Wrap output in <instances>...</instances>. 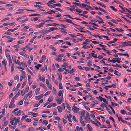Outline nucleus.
<instances>
[{"instance_id":"nucleus-10","label":"nucleus","mask_w":131,"mask_h":131,"mask_svg":"<svg viewBox=\"0 0 131 131\" xmlns=\"http://www.w3.org/2000/svg\"><path fill=\"white\" fill-rule=\"evenodd\" d=\"M45 24V23H43L40 24L39 25L36 26V27L37 28H39L42 27V26Z\"/></svg>"},{"instance_id":"nucleus-1","label":"nucleus","mask_w":131,"mask_h":131,"mask_svg":"<svg viewBox=\"0 0 131 131\" xmlns=\"http://www.w3.org/2000/svg\"><path fill=\"white\" fill-rule=\"evenodd\" d=\"M56 101L58 104H60L61 103L63 99V95H61V97L60 98H59V97L57 96L56 97Z\"/></svg>"},{"instance_id":"nucleus-45","label":"nucleus","mask_w":131,"mask_h":131,"mask_svg":"<svg viewBox=\"0 0 131 131\" xmlns=\"http://www.w3.org/2000/svg\"><path fill=\"white\" fill-rule=\"evenodd\" d=\"M9 60V66H10V65H11V63H12V61L11 60V59H8Z\"/></svg>"},{"instance_id":"nucleus-44","label":"nucleus","mask_w":131,"mask_h":131,"mask_svg":"<svg viewBox=\"0 0 131 131\" xmlns=\"http://www.w3.org/2000/svg\"><path fill=\"white\" fill-rule=\"evenodd\" d=\"M25 50H23L21 52H20L19 54L23 56L25 53Z\"/></svg>"},{"instance_id":"nucleus-38","label":"nucleus","mask_w":131,"mask_h":131,"mask_svg":"<svg viewBox=\"0 0 131 131\" xmlns=\"http://www.w3.org/2000/svg\"><path fill=\"white\" fill-rule=\"evenodd\" d=\"M90 48V46H87L85 45H84V46L82 47V48L84 49H87L88 48Z\"/></svg>"},{"instance_id":"nucleus-39","label":"nucleus","mask_w":131,"mask_h":131,"mask_svg":"<svg viewBox=\"0 0 131 131\" xmlns=\"http://www.w3.org/2000/svg\"><path fill=\"white\" fill-rule=\"evenodd\" d=\"M40 16V15L39 14H32L31 15H29L30 16Z\"/></svg>"},{"instance_id":"nucleus-14","label":"nucleus","mask_w":131,"mask_h":131,"mask_svg":"<svg viewBox=\"0 0 131 131\" xmlns=\"http://www.w3.org/2000/svg\"><path fill=\"white\" fill-rule=\"evenodd\" d=\"M69 115L70 116H69L68 115H67V117L68 118V119L69 121L70 122H72V121L71 120V117H72V115L71 114H69Z\"/></svg>"},{"instance_id":"nucleus-6","label":"nucleus","mask_w":131,"mask_h":131,"mask_svg":"<svg viewBox=\"0 0 131 131\" xmlns=\"http://www.w3.org/2000/svg\"><path fill=\"white\" fill-rule=\"evenodd\" d=\"M85 119L86 120L89 121L90 119V118L89 116V114L88 112H87V114H86Z\"/></svg>"},{"instance_id":"nucleus-41","label":"nucleus","mask_w":131,"mask_h":131,"mask_svg":"<svg viewBox=\"0 0 131 131\" xmlns=\"http://www.w3.org/2000/svg\"><path fill=\"white\" fill-rule=\"evenodd\" d=\"M53 93L54 94H56L57 93L56 90L54 88H53Z\"/></svg>"},{"instance_id":"nucleus-62","label":"nucleus","mask_w":131,"mask_h":131,"mask_svg":"<svg viewBox=\"0 0 131 131\" xmlns=\"http://www.w3.org/2000/svg\"><path fill=\"white\" fill-rule=\"evenodd\" d=\"M41 58L43 60H45L46 59V57L45 55H43L42 56Z\"/></svg>"},{"instance_id":"nucleus-9","label":"nucleus","mask_w":131,"mask_h":131,"mask_svg":"<svg viewBox=\"0 0 131 131\" xmlns=\"http://www.w3.org/2000/svg\"><path fill=\"white\" fill-rule=\"evenodd\" d=\"M32 92V91H30L24 97V99H27V97L29 96L31 94Z\"/></svg>"},{"instance_id":"nucleus-22","label":"nucleus","mask_w":131,"mask_h":131,"mask_svg":"<svg viewBox=\"0 0 131 131\" xmlns=\"http://www.w3.org/2000/svg\"><path fill=\"white\" fill-rule=\"evenodd\" d=\"M48 12H49V13H48V14H52L53 13H55V12H57L56 11H54L53 10H51L50 11H48Z\"/></svg>"},{"instance_id":"nucleus-31","label":"nucleus","mask_w":131,"mask_h":131,"mask_svg":"<svg viewBox=\"0 0 131 131\" xmlns=\"http://www.w3.org/2000/svg\"><path fill=\"white\" fill-rule=\"evenodd\" d=\"M42 21H46V22H48L49 21H52V22H53V21L52 20H50V19H49V20H45V19H44V20H41Z\"/></svg>"},{"instance_id":"nucleus-29","label":"nucleus","mask_w":131,"mask_h":131,"mask_svg":"<svg viewBox=\"0 0 131 131\" xmlns=\"http://www.w3.org/2000/svg\"><path fill=\"white\" fill-rule=\"evenodd\" d=\"M75 10L77 12L79 13H81L82 12V11L80 9H75Z\"/></svg>"},{"instance_id":"nucleus-64","label":"nucleus","mask_w":131,"mask_h":131,"mask_svg":"<svg viewBox=\"0 0 131 131\" xmlns=\"http://www.w3.org/2000/svg\"><path fill=\"white\" fill-rule=\"evenodd\" d=\"M33 130V128L32 127H30L28 128V131H32Z\"/></svg>"},{"instance_id":"nucleus-59","label":"nucleus","mask_w":131,"mask_h":131,"mask_svg":"<svg viewBox=\"0 0 131 131\" xmlns=\"http://www.w3.org/2000/svg\"><path fill=\"white\" fill-rule=\"evenodd\" d=\"M125 14H127V15H126V16L131 19V17H129V16H131V15L129 13H126Z\"/></svg>"},{"instance_id":"nucleus-43","label":"nucleus","mask_w":131,"mask_h":131,"mask_svg":"<svg viewBox=\"0 0 131 131\" xmlns=\"http://www.w3.org/2000/svg\"><path fill=\"white\" fill-rule=\"evenodd\" d=\"M26 81H24L23 83L21 86V87L22 88L24 87V86L26 84Z\"/></svg>"},{"instance_id":"nucleus-53","label":"nucleus","mask_w":131,"mask_h":131,"mask_svg":"<svg viewBox=\"0 0 131 131\" xmlns=\"http://www.w3.org/2000/svg\"><path fill=\"white\" fill-rule=\"evenodd\" d=\"M47 5L49 6L51 8H54L55 7L54 6L55 5H54L53 6H52V5H51L50 4H49V3H47Z\"/></svg>"},{"instance_id":"nucleus-46","label":"nucleus","mask_w":131,"mask_h":131,"mask_svg":"<svg viewBox=\"0 0 131 131\" xmlns=\"http://www.w3.org/2000/svg\"><path fill=\"white\" fill-rule=\"evenodd\" d=\"M65 68H59L58 69V71H59L60 72H62L64 70H65Z\"/></svg>"},{"instance_id":"nucleus-7","label":"nucleus","mask_w":131,"mask_h":131,"mask_svg":"<svg viewBox=\"0 0 131 131\" xmlns=\"http://www.w3.org/2000/svg\"><path fill=\"white\" fill-rule=\"evenodd\" d=\"M58 78L60 80V81H61V80H62V76L61 75V73L59 72L58 74Z\"/></svg>"},{"instance_id":"nucleus-42","label":"nucleus","mask_w":131,"mask_h":131,"mask_svg":"<svg viewBox=\"0 0 131 131\" xmlns=\"http://www.w3.org/2000/svg\"><path fill=\"white\" fill-rule=\"evenodd\" d=\"M21 63L22 66L24 67L26 66V64L25 62H21Z\"/></svg>"},{"instance_id":"nucleus-49","label":"nucleus","mask_w":131,"mask_h":131,"mask_svg":"<svg viewBox=\"0 0 131 131\" xmlns=\"http://www.w3.org/2000/svg\"><path fill=\"white\" fill-rule=\"evenodd\" d=\"M14 64H13L12 65V66L11 67V71L12 72H13L14 69Z\"/></svg>"},{"instance_id":"nucleus-3","label":"nucleus","mask_w":131,"mask_h":131,"mask_svg":"<svg viewBox=\"0 0 131 131\" xmlns=\"http://www.w3.org/2000/svg\"><path fill=\"white\" fill-rule=\"evenodd\" d=\"M72 110L73 112L75 113H77L78 111L79 110V109L76 106H73L72 107Z\"/></svg>"},{"instance_id":"nucleus-57","label":"nucleus","mask_w":131,"mask_h":131,"mask_svg":"<svg viewBox=\"0 0 131 131\" xmlns=\"http://www.w3.org/2000/svg\"><path fill=\"white\" fill-rule=\"evenodd\" d=\"M12 59L15 62L16 61V56L14 55L13 56H12Z\"/></svg>"},{"instance_id":"nucleus-4","label":"nucleus","mask_w":131,"mask_h":131,"mask_svg":"<svg viewBox=\"0 0 131 131\" xmlns=\"http://www.w3.org/2000/svg\"><path fill=\"white\" fill-rule=\"evenodd\" d=\"M20 70L22 72L21 74L20 75V77H22L24 79L25 78V72L22 70Z\"/></svg>"},{"instance_id":"nucleus-20","label":"nucleus","mask_w":131,"mask_h":131,"mask_svg":"<svg viewBox=\"0 0 131 131\" xmlns=\"http://www.w3.org/2000/svg\"><path fill=\"white\" fill-rule=\"evenodd\" d=\"M117 40V39L116 38H114L113 39V41H110L108 43L109 44L114 43Z\"/></svg>"},{"instance_id":"nucleus-61","label":"nucleus","mask_w":131,"mask_h":131,"mask_svg":"<svg viewBox=\"0 0 131 131\" xmlns=\"http://www.w3.org/2000/svg\"><path fill=\"white\" fill-rule=\"evenodd\" d=\"M40 17H36L35 18L32 19V21H35L37 20Z\"/></svg>"},{"instance_id":"nucleus-35","label":"nucleus","mask_w":131,"mask_h":131,"mask_svg":"<svg viewBox=\"0 0 131 131\" xmlns=\"http://www.w3.org/2000/svg\"><path fill=\"white\" fill-rule=\"evenodd\" d=\"M82 6H81V7L82 8L84 7H86V6H89L87 5L86 4H85L84 3H82L81 4Z\"/></svg>"},{"instance_id":"nucleus-47","label":"nucleus","mask_w":131,"mask_h":131,"mask_svg":"<svg viewBox=\"0 0 131 131\" xmlns=\"http://www.w3.org/2000/svg\"><path fill=\"white\" fill-rule=\"evenodd\" d=\"M63 16H64L68 17L69 18L71 19H73V18L72 17H71V16L69 15H64Z\"/></svg>"},{"instance_id":"nucleus-60","label":"nucleus","mask_w":131,"mask_h":131,"mask_svg":"<svg viewBox=\"0 0 131 131\" xmlns=\"http://www.w3.org/2000/svg\"><path fill=\"white\" fill-rule=\"evenodd\" d=\"M28 20V18H27L26 19H25L24 20H22L21 21H20V22L21 23H24L25 22V21H27Z\"/></svg>"},{"instance_id":"nucleus-12","label":"nucleus","mask_w":131,"mask_h":131,"mask_svg":"<svg viewBox=\"0 0 131 131\" xmlns=\"http://www.w3.org/2000/svg\"><path fill=\"white\" fill-rule=\"evenodd\" d=\"M15 106V105L14 104V102H10L9 104V107L10 108H12L14 107Z\"/></svg>"},{"instance_id":"nucleus-30","label":"nucleus","mask_w":131,"mask_h":131,"mask_svg":"<svg viewBox=\"0 0 131 131\" xmlns=\"http://www.w3.org/2000/svg\"><path fill=\"white\" fill-rule=\"evenodd\" d=\"M59 89H62L63 88L62 84L60 82L59 83Z\"/></svg>"},{"instance_id":"nucleus-28","label":"nucleus","mask_w":131,"mask_h":131,"mask_svg":"<svg viewBox=\"0 0 131 131\" xmlns=\"http://www.w3.org/2000/svg\"><path fill=\"white\" fill-rule=\"evenodd\" d=\"M111 66L114 67H118L120 68H122V67L121 66L118 64H116V65L112 64L111 65Z\"/></svg>"},{"instance_id":"nucleus-52","label":"nucleus","mask_w":131,"mask_h":131,"mask_svg":"<svg viewBox=\"0 0 131 131\" xmlns=\"http://www.w3.org/2000/svg\"><path fill=\"white\" fill-rule=\"evenodd\" d=\"M40 90V88H38L36 89V90L35 91V93H36V95H37L38 93V92Z\"/></svg>"},{"instance_id":"nucleus-8","label":"nucleus","mask_w":131,"mask_h":131,"mask_svg":"<svg viewBox=\"0 0 131 131\" xmlns=\"http://www.w3.org/2000/svg\"><path fill=\"white\" fill-rule=\"evenodd\" d=\"M89 23L90 24L92 25H93L92 26V27L93 28H95L96 29H97V28H96V27H94V26H97V27L99 26L98 25H97L96 24H95V23H91V22H90Z\"/></svg>"},{"instance_id":"nucleus-50","label":"nucleus","mask_w":131,"mask_h":131,"mask_svg":"<svg viewBox=\"0 0 131 131\" xmlns=\"http://www.w3.org/2000/svg\"><path fill=\"white\" fill-rule=\"evenodd\" d=\"M114 1L118 4H119L122 5L123 6L124 5L121 2H119V1H116L114 0Z\"/></svg>"},{"instance_id":"nucleus-15","label":"nucleus","mask_w":131,"mask_h":131,"mask_svg":"<svg viewBox=\"0 0 131 131\" xmlns=\"http://www.w3.org/2000/svg\"><path fill=\"white\" fill-rule=\"evenodd\" d=\"M64 19H65V21L67 23H71L72 24H73V23L72 22V21L71 20L66 18H65Z\"/></svg>"},{"instance_id":"nucleus-55","label":"nucleus","mask_w":131,"mask_h":131,"mask_svg":"<svg viewBox=\"0 0 131 131\" xmlns=\"http://www.w3.org/2000/svg\"><path fill=\"white\" fill-rule=\"evenodd\" d=\"M83 68H85V70L86 71H88L91 69L89 67H84Z\"/></svg>"},{"instance_id":"nucleus-48","label":"nucleus","mask_w":131,"mask_h":131,"mask_svg":"<svg viewBox=\"0 0 131 131\" xmlns=\"http://www.w3.org/2000/svg\"><path fill=\"white\" fill-rule=\"evenodd\" d=\"M87 127L89 130L91 129H92V127H91L90 126L89 124H87Z\"/></svg>"},{"instance_id":"nucleus-40","label":"nucleus","mask_w":131,"mask_h":131,"mask_svg":"<svg viewBox=\"0 0 131 131\" xmlns=\"http://www.w3.org/2000/svg\"><path fill=\"white\" fill-rule=\"evenodd\" d=\"M96 98L97 99H99L101 101H102V99H103V98L102 97L100 96H99V97H96Z\"/></svg>"},{"instance_id":"nucleus-56","label":"nucleus","mask_w":131,"mask_h":131,"mask_svg":"<svg viewBox=\"0 0 131 131\" xmlns=\"http://www.w3.org/2000/svg\"><path fill=\"white\" fill-rule=\"evenodd\" d=\"M48 3L51 4H52V2H53L54 3H55V1L54 0H52L50 1H49L48 2Z\"/></svg>"},{"instance_id":"nucleus-32","label":"nucleus","mask_w":131,"mask_h":131,"mask_svg":"<svg viewBox=\"0 0 131 131\" xmlns=\"http://www.w3.org/2000/svg\"><path fill=\"white\" fill-rule=\"evenodd\" d=\"M60 29L62 30L61 31V32H63L64 33H67L65 31V29L63 28H60Z\"/></svg>"},{"instance_id":"nucleus-18","label":"nucleus","mask_w":131,"mask_h":131,"mask_svg":"<svg viewBox=\"0 0 131 131\" xmlns=\"http://www.w3.org/2000/svg\"><path fill=\"white\" fill-rule=\"evenodd\" d=\"M53 97L52 96H50L48 99V101L49 102H51L53 101Z\"/></svg>"},{"instance_id":"nucleus-13","label":"nucleus","mask_w":131,"mask_h":131,"mask_svg":"<svg viewBox=\"0 0 131 131\" xmlns=\"http://www.w3.org/2000/svg\"><path fill=\"white\" fill-rule=\"evenodd\" d=\"M121 44L123 45L122 46V47H125L126 46H128V43L126 41L123 42H122Z\"/></svg>"},{"instance_id":"nucleus-23","label":"nucleus","mask_w":131,"mask_h":131,"mask_svg":"<svg viewBox=\"0 0 131 131\" xmlns=\"http://www.w3.org/2000/svg\"><path fill=\"white\" fill-rule=\"evenodd\" d=\"M42 124H45V125H46L48 123V122L47 120H44L43 121V122H42Z\"/></svg>"},{"instance_id":"nucleus-11","label":"nucleus","mask_w":131,"mask_h":131,"mask_svg":"<svg viewBox=\"0 0 131 131\" xmlns=\"http://www.w3.org/2000/svg\"><path fill=\"white\" fill-rule=\"evenodd\" d=\"M21 113V111L19 110L17 112H15V115L17 116L20 115Z\"/></svg>"},{"instance_id":"nucleus-51","label":"nucleus","mask_w":131,"mask_h":131,"mask_svg":"<svg viewBox=\"0 0 131 131\" xmlns=\"http://www.w3.org/2000/svg\"><path fill=\"white\" fill-rule=\"evenodd\" d=\"M15 62L16 64H18L19 66L21 65L20 62L19 60H17V61H16Z\"/></svg>"},{"instance_id":"nucleus-54","label":"nucleus","mask_w":131,"mask_h":131,"mask_svg":"<svg viewBox=\"0 0 131 131\" xmlns=\"http://www.w3.org/2000/svg\"><path fill=\"white\" fill-rule=\"evenodd\" d=\"M23 100H21L18 103V105H22L23 104Z\"/></svg>"},{"instance_id":"nucleus-33","label":"nucleus","mask_w":131,"mask_h":131,"mask_svg":"<svg viewBox=\"0 0 131 131\" xmlns=\"http://www.w3.org/2000/svg\"><path fill=\"white\" fill-rule=\"evenodd\" d=\"M66 104L67 108L69 110H71V107L69 106V104L67 103H66Z\"/></svg>"},{"instance_id":"nucleus-2","label":"nucleus","mask_w":131,"mask_h":131,"mask_svg":"<svg viewBox=\"0 0 131 131\" xmlns=\"http://www.w3.org/2000/svg\"><path fill=\"white\" fill-rule=\"evenodd\" d=\"M100 106L102 108H103L104 107V106L105 107L107 110L108 111V113L110 114H112L111 112L109 111V110H110V109L108 108L107 106L104 103H101V104L100 105Z\"/></svg>"},{"instance_id":"nucleus-25","label":"nucleus","mask_w":131,"mask_h":131,"mask_svg":"<svg viewBox=\"0 0 131 131\" xmlns=\"http://www.w3.org/2000/svg\"><path fill=\"white\" fill-rule=\"evenodd\" d=\"M85 113V112L84 111H82L81 112V115L83 116H84Z\"/></svg>"},{"instance_id":"nucleus-16","label":"nucleus","mask_w":131,"mask_h":131,"mask_svg":"<svg viewBox=\"0 0 131 131\" xmlns=\"http://www.w3.org/2000/svg\"><path fill=\"white\" fill-rule=\"evenodd\" d=\"M63 90L60 91H59V92L58 94V96L59 97H60L62 94V95H63Z\"/></svg>"},{"instance_id":"nucleus-36","label":"nucleus","mask_w":131,"mask_h":131,"mask_svg":"<svg viewBox=\"0 0 131 131\" xmlns=\"http://www.w3.org/2000/svg\"><path fill=\"white\" fill-rule=\"evenodd\" d=\"M91 122L93 124L95 125L96 126L98 127L99 125L96 123L94 121H92V120H91Z\"/></svg>"},{"instance_id":"nucleus-26","label":"nucleus","mask_w":131,"mask_h":131,"mask_svg":"<svg viewBox=\"0 0 131 131\" xmlns=\"http://www.w3.org/2000/svg\"><path fill=\"white\" fill-rule=\"evenodd\" d=\"M110 7L112 8L114 11L117 12V9L115 8L114 6H110Z\"/></svg>"},{"instance_id":"nucleus-21","label":"nucleus","mask_w":131,"mask_h":131,"mask_svg":"<svg viewBox=\"0 0 131 131\" xmlns=\"http://www.w3.org/2000/svg\"><path fill=\"white\" fill-rule=\"evenodd\" d=\"M58 112H61L62 111V108L60 106H58L57 107Z\"/></svg>"},{"instance_id":"nucleus-37","label":"nucleus","mask_w":131,"mask_h":131,"mask_svg":"<svg viewBox=\"0 0 131 131\" xmlns=\"http://www.w3.org/2000/svg\"><path fill=\"white\" fill-rule=\"evenodd\" d=\"M6 55L8 59L11 58L9 54L8 53L6 54Z\"/></svg>"},{"instance_id":"nucleus-17","label":"nucleus","mask_w":131,"mask_h":131,"mask_svg":"<svg viewBox=\"0 0 131 131\" xmlns=\"http://www.w3.org/2000/svg\"><path fill=\"white\" fill-rule=\"evenodd\" d=\"M115 29L118 31L121 32H123L124 30L122 28H120L118 29L117 28H115Z\"/></svg>"},{"instance_id":"nucleus-19","label":"nucleus","mask_w":131,"mask_h":131,"mask_svg":"<svg viewBox=\"0 0 131 131\" xmlns=\"http://www.w3.org/2000/svg\"><path fill=\"white\" fill-rule=\"evenodd\" d=\"M113 59L116 60V62L118 63H120V62H121V61H120V60L121 59L120 58H113Z\"/></svg>"},{"instance_id":"nucleus-24","label":"nucleus","mask_w":131,"mask_h":131,"mask_svg":"<svg viewBox=\"0 0 131 131\" xmlns=\"http://www.w3.org/2000/svg\"><path fill=\"white\" fill-rule=\"evenodd\" d=\"M29 101L28 100H26L24 102V104L25 106H26L29 103Z\"/></svg>"},{"instance_id":"nucleus-58","label":"nucleus","mask_w":131,"mask_h":131,"mask_svg":"<svg viewBox=\"0 0 131 131\" xmlns=\"http://www.w3.org/2000/svg\"><path fill=\"white\" fill-rule=\"evenodd\" d=\"M58 127L60 128H61L62 127V125H61V123H58Z\"/></svg>"},{"instance_id":"nucleus-27","label":"nucleus","mask_w":131,"mask_h":131,"mask_svg":"<svg viewBox=\"0 0 131 131\" xmlns=\"http://www.w3.org/2000/svg\"><path fill=\"white\" fill-rule=\"evenodd\" d=\"M108 106L109 107H110V108L111 109V110H112V111L113 113L114 114H115V111L113 109L112 107H111V106L110 105H108Z\"/></svg>"},{"instance_id":"nucleus-34","label":"nucleus","mask_w":131,"mask_h":131,"mask_svg":"<svg viewBox=\"0 0 131 131\" xmlns=\"http://www.w3.org/2000/svg\"><path fill=\"white\" fill-rule=\"evenodd\" d=\"M39 85L40 86L43 87L45 89L46 88V86L45 85L42 83H39Z\"/></svg>"},{"instance_id":"nucleus-5","label":"nucleus","mask_w":131,"mask_h":131,"mask_svg":"<svg viewBox=\"0 0 131 131\" xmlns=\"http://www.w3.org/2000/svg\"><path fill=\"white\" fill-rule=\"evenodd\" d=\"M20 91L19 90H17L16 92V95L14 97L15 98L17 97L19 95Z\"/></svg>"},{"instance_id":"nucleus-63","label":"nucleus","mask_w":131,"mask_h":131,"mask_svg":"<svg viewBox=\"0 0 131 131\" xmlns=\"http://www.w3.org/2000/svg\"><path fill=\"white\" fill-rule=\"evenodd\" d=\"M19 76L18 75H16L14 77V79L15 80H16L17 79H18Z\"/></svg>"}]
</instances>
